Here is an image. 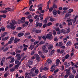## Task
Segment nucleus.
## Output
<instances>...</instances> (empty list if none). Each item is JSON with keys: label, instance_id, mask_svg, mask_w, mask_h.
I'll return each instance as SVG.
<instances>
[{"label": "nucleus", "instance_id": "obj_1", "mask_svg": "<svg viewBox=\"0 0 78 78\" xmlns=\"http://www.w3.org/2000/svg\"><path fill=\"white\" fill-rule=\"evenodd\" d=\"M71 69V67H70L68 69H66L64 70V72H66V74L64 76L65 78H67L68 76H69L70 75V70Z\"/></svg>", "mask_w": 78, "mask_h": 78}, {"label": "nucleus", "instance_id": "obj_2", "mask_svg": "<svg viewBox=\"0 0 78 78\" xmlns=\"http://www.w3.org/2000/svg\"><path fill=\"white\" fill-rule=\"evenodd\" d=\"M5 9L3 10H1L0 11V12L1 13H3L4 14H5L8 12V11L7 10H8V11H10V10L11 9V8L9 7H8L5 8Z\"/></svg>", "mask_w": 78, "mask_h": 78}, {"label": "nucleus", "instance_id": "obj_3", "mask_svg": "<svg viewBox=\"0 0 78 78\" xmlns=\"http://www.w3.org/2000/svg\"><path fill=\"white\" fill-rule=\"evenodd\" d=\"M53 35L52 34H47L46 35V39H49V40H51L53 39Z\"/></svg>", "mask_w": 78, "mask_h": 78}, {"label": "nucleus", "instance_id": "obj_4", "mask_svg": "<svg viewBox=\"0 0 78 78\" xmlns=\"http://www.w3.org/2000/svg\"><path fill=\"white\" fill-rule=\"evenodd\" d=\"M34 56L35 57L37 61L38 62L40 61L41 60V58L39 57V55L37 54H34Z\"/></svg>", "mask_w": 78, "mask_h": 78}, {"label": "nucleus", "instance_id": "obj_5", "mask_svg": "<svg viewBox=\"0 0 78 78\" xmlns=\"http://www.w3.org/2000/svg\"><path fill=\"white\" fill-rule=\"evenodd\" d=\"M35 25L37 27H39V28H41V27L42 25V23H39L38 21H37L35 24Z\"/></svg>", "mask_w": 78, "mask_h": 78}, {"label": "nucleus", "instance_id": "obj_6", "mask_svg": "<svg viewBox=\"0 0 78 78\" xmlns=\"http://www.w3.org/2000/svg\"><path fill=\"white\" fill-rule=\"evenodd\" d=\"M64 66H65V67L66 68H67L68 67H70V64L67 62H65L64 63Z\"/></svg>", "mask_w": 78, "mask_h": 78}, {"label": "nucleus", "instance_id": "obj_7", "mask_svg": "<svg viewBox=\"0 0 78 78\" xmlns=\"http://www.w3.org/2000/svg\"><path fill=\"white\" fill-rule=\"evenodd\" d=\"M10 24V28L12 29V30H14L15 28H16V26H14L15 25L13 24L12 23H9Z\"/></svg>", "mask_w": 78, "mask_h": 78}, {"label": "nucleus", "instance_id": "obj_8", "mask_svg": "<svg viewBox=\"0 0 78 78\" xmlns=\"http://www.w3.org/2000/svg\"><path fill=\"white\" fill-rule=\"evenodd\" d=\"M20 41V39H17V38H15L14 40V44H16L17 43V42H19Z\"/></svg>", "mask_w": 78, "mask_h": 78}, {"label": "nucleus", "instance_id": "obj_9", "mask_svg": "<svg viewBox=\"0 0 78 78\" xmlns=\"http://www.w3.org/2000/svg\"><path fill=\"white\" fill-rule=\"evenodd\" d=\"M9 37L8 36V37H6L4 38H2V40L4 41H7V40H8V39H9Z\"/></svg>", "mask_w": 78, "mask_h": 78}, {"label": "nucleus", "instance_id": "obj_10", "mask_svg": "<svg viewBox=\"0 0 78 78\" xmlns=\"http://www.w3.org/2000/svg\"><path fill=\"white\" fill-rule=\"evenodd\" d=\"M72 42L70 41H69L67 42V43L66 44V46H70L71 45H72Z\"/></svg>", "mask_w": 78, "mask_h": 78}, {"label": "nucleus", "instance_id": "obj_11", "mask_svg": "<svg viewBox=\"0 0 78 78\" xmlns=\"http://www.w3.org/2000/svg\"><path fill=\"white\" fill-rule=\"evenodd\" d=\"M47 62H48V64H51V63H52L51 60L50 59H48L47 60Z\"/></svg>", "mask_w": 78, "mask_h": 78}, {"label": "nucleus", "instance_id": "obj_12", "mask_svg": "<svg viewBox=\"0 0 78 78\" xmlns=\"http://www.w3.org/2000/svg\"><path fill=\"white\" fill-rule=\"evenodd\" d=\"M10 63H13L15 61V59L13 57L11 59Z\"/></svg>", "mask_w": 78, "mask_h": 78}, {"label": "nucleus", "instance_id": "obj_13", "mask_svg": "<svg viewBox=\"0 0 78 78\" xmlns=\"http://www.w3.org/2000/svg\"><path fill=\"white\" fill-rule=\"evenodd\" d=\"M12 24H13V25H16V24H17V23H16V20H12Z\"/></svg>", "mask_w": 78, "mask_h": 78}, {"label": "nucleus", "instance_id": "obj_14", "mask_svg": "<svg viewBox=\"0 0 78 78\" xmlns=\"http://www.w3.org/2000/svg\"><path fill=\"white\" fill-rule=\"evenodd\" d=\"M46 47H47V45L46 44L44 45L42 47V51H44V50H45L46 48Z\"/></svg>", "mask_w": 78, "mask_h": 78}, {"label": "nucleus", "instance_id": "obj_15", "mask_svg": "<svg viewBox=\"0 0 78 78\" xmlns=\"http://www.w3.org/2000/svg\"><path fill=\"white\" fill-rule=\"evenodd\" d=\"M34 48V45H31L29 48V49H30V50H33V48Z\"/></svg>", "mask_w": 78, "mask_h": 78}, {"label": "nucleus", "instance_id": "obj_16", "mask_svg": "<svg viewBox=\"0 0 78 78\" xmlns=\"http://www.w3.org/2000/svg\"><path fill=\"white\" fill-rule=\"evenodd\" d=\"M35 33L37 34L40 33H41V30H37L35 31Z\"/></svg>", "mask_w": 78, "mask_h": 78}, {"label": "nucleus", "instance_id": "obj_17", "mask_svg": "<svg viewBox=\"0 0 78 78\" xmlns=\"http://www.w3.org/2000/svg\"><path fill=\"white\" fill-rule=\"evenodd\" d=\"M24 34L23 33H20L18 34V37H21V36H23Z\"/></svg>", "mask_w": 78, "mask_h": 78}, {"label": "nucleus", "instance_id": "obj_18", "mask_svg": "<svg viewBox=\"0 0 78 78\" xmlns=\"http://www.w3.org/2000/svg\"><path fill=\"white\" fill-rule=\"evenodd\" d=\"M66 31L64 29H63L62 30H61V33H63V34H66Z\"/></svg>", "mask_w": 78, "mask_h": 78}, {"label": "nucleus", "instance_id": "obj_19", "mask_svg": "<svg viewBox=\"0 0 78 78\" xmlns=\"http://www.w3.org/2000/svg\"><path fill=\"white\" fill-rule=\"evenodd\" d=\"M53 45H50L49 46L48 49L49 50H51V48H53Z\"/></svg>", "mask_w": 78, "mask_h": 78}, {"label": "nucleus", "instance_id": "obj_20", "mask_svg": "<svg viewBox=\"0 0 78 78\" xmlns=\"http://www.w3.org/2000/svg\"><path fill=\"white\" fill-rule=\"evenodd\" d=\"M50 3V1H49L48 2H47V9H49V3Z\"/></svg>", "mask_w": 78, "mask_h": 78}, {"label": "nucleus", "instance_id": "obj_21", "mask_svg": "<svg viewBox=\"0 0 78 78\" xmlns=\"http://www.w3.org/2000/svg\"><path fill=\"white\" fill-rule=\"evenodd\" d=\"M70 28L69 27H68L67 30V31L66 32L67 34H68V33H70Z\"/></svg>", "mask_w": 78, "mask_h": 78}, {"label": "nucleus", "instance_id": "obj_22", "mask_svg": "<svg viewBox=\"0 0 78 78\" xmlns=\"http://www.w3.org/2000/svg\"><path fill=\"white\" fill-rule=\"evenodd\" d=\"M73 11V9H69V12H68V13H71Z\"/></svg>", "mask_w": 78, "mask_h": 78}, {"label": "nucleus", "instance_id": "obj_23", "mask_svg": "<svg viewBox=\"0 0 78 78\" xmlns=\"http://www.w3.org/2000/svg\"><path fill=\"white\" fill-rule=\"evenodd\" d=\"M70 15H71V14H69V13H66L65 16L66 17H70Z\"/></svg>", "mask_w": 78, "mask_h": 78}, {"label": "nucleus", "instance_id": "obj_24", "mask_svg": "<svg viewBox=\"0 0 78 78\" xmlns=\"http://www.w3.org/2000/svg\"><path fill=\"white\" fill-rule=\"evenodd\" d=\"M69 78H75V75L72 74L71 75L69 76Z\"/></svg>", "mask_w": 78, "mask_h": 78}, {"label": "nucleus", "instance_id": "obj_25", "mask_svg": "<svg viewBox=\"0 0 78 78\" xmlns=\"http://www.w3.org/2000/svg\"><path fill=\"white\" fill-rule=\"evenodd\" d=\"M43 22L45 24L47 23L48 22H47V18H45V20L43 21Z\"/></svg>", "mask_w": 78, "mask_h": 78}, {"label": "nucleus", "instance_id": "obj_26", "mask_svg": "<svg viewBox=\"0 0 78 78\" xmlns=\"http://www.w3.org/2000/svg\"><path fill=\"white\" fill-rule=\"evenodd\" d=\"M34 73L36 74H38L39 73V71H38V69H36Z\"/></svg>", "mask_w": 78, "mask_h": 78}, {"label": "nucleus", "instance_id": "obj_27", "mask_svg": "<svg viewBox=\"0 0 78 78\" xmlns=\"http://www.w3.org/2000/svg\"><path fill=\"white\" fill-rule=\"evenodd\" d=\"M54 53H55V50L53 49L51 52V55H53Z\"/></svg>", "mask_w": 78, "mask_h": 78}, {"label": "nucleus", "instance_id": "obj_28", "mask_svg": "<svg viewBox=\"0 0 78 78\" xmlns=\"http://www.w3.org/2000/svg\"><path fill=\"white\" fill-rule=\"evenodd\" d=\"M6 35V33H4L1 35L2 37H4Z\"/></svg>", "mask_w": 78, "mask_h": 78}, {"label": "nucleus", "instance_id": "obj_29", "mask_svg": "<svg viewBox=\"0 0 78 78\" xmlns=\"http://www.w3.org/2000/svg\"><path fill=\"white\" fill-rule=\"evenodd\" d=\"M58 7V6L55 5V4H54L53 5V9H55V8H56Z\"/></svg>", "mask_w": 78, "mask_h": 78}, {"label": "nucleus", "instance_id": "obj_30", "mask_svg": "<svg viewBox=\"0 0 78 78\" xmlns=\"http://www.w3.org/2000/svg\"><path fill=\"white\" fill-rule=\"evenodd\" d=\"M70 57V56H69V54H67L66 55L65 57V59H67V58H69Z\"/></svg>", "mask_w": 78, "mask_h": 78}, {"label": "nucleus", "instance_id": "obj_31", "mask_svg": "<svg viewBox=\"0 0 78 78\" xmlns=\"http://www.w3.org/2000/svg\"><path fill=\"white\" fill-rule=\"evenodd\" d=\"M14 38L13 37H12L10 38V41L12 42H13L14 41Z\"/></svg>", "mask_w": 78, "mask_h": 78}, {"label": "nucleus", "instance_id": "obj_32", "mask_svg": "<svg viewBox=\"0 0 78 78\" xmlns=\"http://www.w3.org/2000/svg\"><path fill=\"white\" fill-rule=\"evenodd\" d=\"M53 24L51 22H49L48 23L47 25L48 26V27H49V26H50V25H52Z\"/></svg>", "mask_w": 78, "mask_h": 78}, {"label": "nucleus", "instance_id": "obj_33", "mask_svg": "<svg viewBox=\"0 0 78 78\" xmlns=\"http://www.w3.org/2000/svg\"><path fill=\"white\" fill-rule=\"evenodd\" d=\"M72 72L74 74H75L76 73V69H75L73 70L72 71Z\"/></svg>", "mask_w": 78, "mask_h": 78}, {"label": "nucleus", "instance_id": "obj_34", "mask_svg": "<svg viewBox=\"0 0 78 78\" xmlns=\"http://www.w3.org/2000/svg\"><path fill=\"white\" fill-rule=\"evenodd\" d=\"M56 67V65H52V67L51 68V69H55Z\"/></svg>", "mask_w": 78, "mask_h": 78}, {"label": "nucleus", "instance_id": "obj_35", "mask_svg": "<svg viewBox=\"0 0 78 78\" xmlns=\"http://www.w3.org/2000/svg\"><path fill=\"white\" fill-rule=\"evenodd\" d=\"M43 70L45 71L48 70V68H47V67H45L43 68Z\"/></svg>", "mask_w": 78, "mask_h": 78}, {"label": "nucleus", "instance_id": "obj_36", "mask_svg": "<svg viewBox=\"0 0 78 78\" xmlns=\"http://www.w3.org/2000/svg\"><path fill=\"white\" fill-rule=\"evenodd\" d=\"M1 31H5V28L4 27H1Z\"/></svg>", "mask_w": 78, "mask_h": 78}, {"label": "nucleus", "instance_id": "obj_37", "mask_svg": "<svg viewBox=\"0 0 78 78\" xmlns=\"http://www.w3.org/2000/svg\"><path fill=\"white\" fill-rule=\"evenodd\" d=\"M64 10V11H67V9H68V8L67 7H64L63 8H62Z\"/></svg>", "mask_w": 78, "mask_h": 78}, {"label": "nucleus", "instance_id": "obj_38", "mask_svg": "<svg viewBox=\"0 0 78 78\" xmlns=\"http://www.w3.org/2000/svg\"><path fill=\"white\" fill-rule=\"evenodd\" d=\"M16 30H22V27H19L17 28Z\"/></svg>", "mask_w": 78, "mask_h": 78}, {"label": "nucleus", "instance_id": "obj_39", "mask_svg": "<svg viewBox=\"0 0 78 78\" xmlns=\"http://www.w3.org/2000/svg\"><path fill=\"white\" fill-rule=\"evenodd\" d=\"M44 43H45V42H44V41H41L39 43V45H41V44H44Z\"/></svg>", "mask_w": 78, "mask_h": 78}, {"label": "nucleus", "instance_id": "obj_40", "mask_svg": "<svg viewBox=\"0 0 78 78\" xmlns=\"http://www.w3.org/2000/svg\"><path fill=\"white\" fill-rule=\"evenodd\" d=\"M8 74H9V73H5L4 74V77H7L8 76Z\"/></svg>", "mask_w": 78, "mask_h": 78}, {"label": "nucleus", "instance_id": "obj_41", "mask_svg": "<svg viewBox=\"0 0 78 78\" xmlns=\"http://www.w3.org/2000/svg\"><path fill=\"white\" fill-rule=\"evenodd\" d=\"M8 50V47H6L3 50V51H7Z\"/></svg>", "mask_w": 78, "mask_h": 78}, {"label": "nucleus", "instance_id": "obj_42", "mask_svg": "<svg viewBox=\"0 0 78 78\" xmlns=\"http://www.w3.org/2000/svg\"><path fill=\"white\" fill-rule=\"evenodd\" d=\"M54 40L55 42H58V39L57 38V37H55L54 38Z\"/></svg>", "mask_w": 78, "mask_h": 78}, {"label": "nucleus", "instance_id": "obj_43", "mask_svg": "<svg viewBox=\"0 0 78 78\" xmlns=\"http://www.w3.org/2000/svg\"><path fill=\"white\" fill-rule=\"evenodd\" d=\"M53 7L50 8L49 9V12H51L53 11Z\"/></svg>", "mask_w": 78, "mask_h": 78}, {"label": "nucleus", "instance_id": "obj_44", "mask_svg": "<svg viewBox=\"0 0 78 78\" xmlns=\"http://www.w3.org/2000/svg\"><path fill=\"white\" fill-rule=\"evenodd\" d=\"M29 63L30 65H32V64H33V61H29Z\"/></svg>", "mask_w": 78, "mask_h": 78}, {"label": "nucleus", "instance_id": "obj_45", "mask_svg": "<svg viewBox=\"0 0 78 78\" xmlns=\"http://www.w3.org/2000/svg\"><path fill=\"white\" fill-rule=\"evenodd\" d=\"M37 17H39V16L38 15H36L34 17V18L35 19H36Z\"/></svg>", "mask_w": 78, "mask_h": 78}, {"label": "nucleus", "instance_id": "obj_46", "mask_svg": "<svg viewBox=\"0 0 78 78\" xmlns=\"http://www.w3.org/2000/svg\"><path fill=\"white\" fill-rule=\"evenodd\" d=\"M36 69V67H33L32 69H30L31 71H34Z\"/></svg>", "mask_w": 78, "mask_h": 78}, {"label": "nucleus", "instance_id": "obj_47", "mask_svg": "<svg viewBox=\"0 0 78 78\" xmlns=\"http://www.w3.org/2000/svg\"><path fill=\"white\" fill-rule=\"evenodd\" d=\"M61 70L63 71L64 70V66L63 65H62L61 67Z\"/></svg>", "mask_w": 78, "mask_h": 78}, {"label": "nucleus", "instance_id": "obj_48", "mask_svg": "<svg viewBox=\"0 0 78 78\" xmlns=\"http://www.w3.org/2000/svg\"><path fill=\"white\" fill-rule=\"evenodd\" d=\"M72 25V22H70V23L69 22L68 23V26H70V25Z\"/></svg>", "mask_w": 78, "mask_h": 78}, {"label": "nucleus", "instance_id": "obj_49", "mask_svg": "<svg viewBox=\"0 0 78 78\" xmlns=\"http://www.w3.org/2000/svg\"><path fill=\"white\" fill-rule=\"evenodd\" d=\"M32 2H33V1H31V0H29V4L30 5H31V4H32Z\"/></svg>", "mask_w": 78, "mask_h": 78}, {"label": "nucleus", "instance_id": "obj_50", "mask_svg": "<svg viewBox=\"0 0 78 78\" xmlns=\"http://www.w3.org/2000/svg\"><path fill=\"white\" fill-rule=\"evenodd\" d=\"M20 56V54H18L16 55V58H19Z\"/></svg>", "mask_w": 78, "mask_h": 78}, {"label": "nucleus", "instance_id": "obj_51", "mask_svg": "<svg viewBox=\"0 0 78 78\" xmlns=\"http://www.w3.org/2000/svg\"><path fill=\"white\" fill-rule=\"evenodd\" d=\"M19 62V61H18V60H16L15 62V64H17Z\"/></svg>", "mask_w": 78, "mask_h": 78}, {"label": "nucleus", "instance_id": "obj_52", "mask_svg": "<svg viewBox=\"0 0 78 78\" xmlns=\"http://www.w3.org/2000/svg\"><path fill=\"white\" fill-rule=\"evenodd\" d=\"M29 10L30 11H35V10L34 9H32V8H29Z\"/></svg>", "mask_w": 78, "mask_h": 78}, {"label": "nucleus", "instance_id": "obj_53", "mask_svg": "<svg viewBox=\"0 0 78 78\" xmlns=\"http://www.w3.org/2000/svg\"><path fill=\"white\" fill-rule=\"evenodd\" d=\"M21 51L20 50H16V53H20Z\"/></svg>", "mask_w": 78, "mask_h": 78}, {"label": "nucleus", "instance_id": "obj_54", "mask_svg": "<svg viewBox=\"0 0 78 78\" xmlns=\"http://www.w3.org/2000/svg\"><path fill=\"white\" fill-rule=\"evenodd\" d=\"M59 46H62V43L61 42H59L58 44Z\"/></svg>", "mask_w": 78, "mask_h": 78}, {"label": "nucleus", "instance_id": "obj_55", "mask_svg": "<svg viewBox=\"0 0 78 78\" xmlns=\"http://www.w3.org/2000/svg\"><path fill=\"white\" fill-rule=\"evenodd\" d=\"M53 34L54 36H55L56 34V32L55 30L53 31Z\"/></svg>", "mask_w": 78, "mask_h": 78}, {"label": "nucleus", "instance_id": "obj_56", "mask_svg": "<svg viewBox=\"0 0 78 78\" xmlns=\"http://www.w3.org/2000/svg\"><path fill=\"white\" fill-rule=\"evenodd\" d=\"M70 63H71V66H74V65L75 64L74 63H73V62H71Z\"/></svg>", "mask_w": 78, "mask_h": 78}, {"label": "nucleus", "instance_id": "obj_57", "mask_svg": "<svg viewBox=\"0 0 78 78\" xmlns=\"http://www.w3.org/2000/svg\"><path fill=\"white\" fill-rule=\"evenodd\" d=\"M59 71V69H57L54 71V73H56Z\"/></svg>", "mask_w": 78, "mask_h": 78}, {"label": "nucleus", "instance_id": "obj_58", "mask_svg": "<svg viewBox=\"0 0 78 78\" xmlns=\"http://www.w3.org/2000/svg\"><path fill=\"white\" fill-rule=\"evenodd\" d=\"M44 51V53H48V50H45L44 51Z\"/></svg>", "mask_w": 78, "mask_h": 78}, {"label": "nucleus", "instance_id": "obj_59", "mask_svg": "<svg viewBox=\"0 0 78 78\" xmlns=\"http://www.w3.org/2000/svg\"><path fill=\"white\" fill-rule=\"evenodd\" d=\"M55 30L56 31H59V28H56L55 29Z\"/></svg>", "mask_w": 78, "mask_h": 78}, {"label": "nucleus", "instance_id": "obj_60", "mask_svg": "<svg viewBox=\"0 0 78 78\" xmlns=\"http://www.w3.org/2000/svg\"><path fill=\"white\" fill-rule=\"evenodd\" d=\"M39 41L34 42V45H36L37 44H38V43H39Z\"/></svg>", "mask_w": 78, "mask_h": 78}, {"label": "nucleus", "instance_id": "obj_61", "mask_svg": "<svg viewBox=\"0 0 78 78\" xmlns=\"http://www.w3.org/2000/svg\"><path fill=\"white\" fill-rule=\"evenodd\" d=\"M54 18H50V20L51 21V22H53L54 21Z\"/></svg>", "mask_w": 78, "mask_h": 78}, {"label": "nucleus", "instance_id": "obj_62", "mask_svg": "<svg viewBox=\"0 0 78 78\" xmlns=\"http://www.w3.org/2000/svg\"><path fill=\"white\" fill-rule=\"evenodd\" d=\"M52 13L53 15H56L57 14V13L55 11H53Z\"/></svg>", "mask_w": 78, "mask_h": 78}, {"label": "nucleus", "instance_id": "obj_63", "mask_svg": "<svg viewBox=\"0 0 78 78\" xmlns=\"http://www.w3.org/2000/svg\"><path fill=\"white\" fill-rule=\"evenodd\" d=\"M47 24H44L43 25V27L44 28H45L47 27Z\"/></svg>", "mask_w": 78, "mask_h": 78}, {"label": "nucleus", "instance_id": "obj_64", "mask_svg": "<svg viewBox=\"0 0 78 78\" xmlns=\"http://www.w3.org/2000/svg\"><path fill=\"white\" fill-rule=\"evenodd\" d=\"M27 47H25L23 49V51H27Z\"/></svg>", "mask_w": 78, "mask_h": 78}]
</instances>
